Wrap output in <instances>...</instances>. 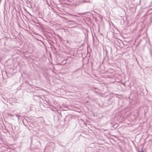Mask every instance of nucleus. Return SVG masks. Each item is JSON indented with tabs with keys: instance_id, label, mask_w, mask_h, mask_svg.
Masks as SVG:
<instances>
[{
	"instance_id": "obj_1",
	"label": "nucleus",
	"mask_w": 152,
	"mask_h": 152,
	"mask_svg": "<svg viewBox=\"0 0 152 152\" xmlns=\"http://www.w3.org/2000/svg\"><path fill=\"white\" fill-rule=\"evenodd\" d=\"M98 18L100 20H101L102 19V17L101 16L99 15L98 14H96V19H97Z\"/></svg>"
},
{
	"instance_id": "obj_2",
	"label": "nucleus",
	"mask_w": 152,
	"mask_h": 152,
	"mask_svg": "<svg viewBox=\"0 0 152 152\" xmlns=\"http://www.w3.org/2000/svg\"><path fill=\"white\" fill-rule=\"evenodd\" d=\"M71 118V115H67L65 118V120L67 119L68 118Z\"/></svg>"
},
{
	"instance_id": "obj_3",
	"label": "nucleus",
	"mask_w": 152,
	"mask_h": 152,
	"mask_svg": "<svg viewBox=\"0 0 152 152\" xmlns=\"http://www.w3.org/2000/svg\"><path fill=\"white\" fill-rule=\"evenodd\" d=\"M16 116H17V117H19L18 116V115H16Z\"/></svg>"
},
{
	"instance_id": "obj_4",
	"label": "nucleus",
	"mask_w": 152,
	"mask_h": 152,
	"mask_svg": "<svg viewBox=\"0 0 152 152\" xmlns=\"http://www.w3.org/2000/svg\"><path fill=\"white\" fill-rule=\"evenodd\" d=\"M94 37H93V42H94Z\"/></svg>"
},
{
	"instance_id": "obj_5",
	"label": "nucleus",
	"mask_w": 152,
	"mask_h": 152,
	"mask_svg": "<svg viewBox=\"0 0 152 152\" xmlns=\"http://www.w3.org/2000/svg\"><path fill=\"white\" fill-rule=\"evenodd\" d=\"M139 152H143V151H140Z\"/></svg>"
},
{
	"instance_id": "obj_6",
	"label": "nucleus",
	"mask_w": 152,
	"mask_h": 152,
	"mask_svg": "<svg viewBox=\"0 0 152 152\" xmlns=\"http://www.w3.org/2000/svg\"><path fill=\"white\" fill-rule=\"evenodd\" d=\"M118 126H116V127H115V128H117V127Z\"/></svg>"
},
{
	"instance_id": "obj_7",
	"label": "nucleus",
	"mask_w": 152,
	"mask_h": 152,
	"mask_svg": "<svg viewBox=\"0 0 152 152\" xmlns=\"http://www.w3.org/2000/svg\"><path fill=\"white\" fill-rule=\"evenodd\" d=\"M115 125H114V126H113V127H115Z\"/></svg>"
},
{
	"instance_id": "obj_8",
	"label": "nucleus",
	"mask_w": 152,
	"mask_h": 152,
	"mask_svg": "<svg viewBox=\"0 0 152 152\" xmlns=\"http://www.w3.org/2000/svg\"><path fill=\"white\" fill-rule=\"evenodd\" d=\"M87 0H86V2H87Z\"/></svg>"
}]
</instances>
